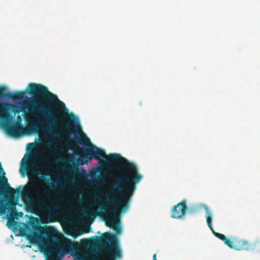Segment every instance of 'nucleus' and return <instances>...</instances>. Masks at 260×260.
Wrapping results in <instances>:
<instances>
[{
	"label": "nucleus",
	"instance_id": "obj_16",
	"mask_svg": "<svg viewBox=\"0 0 260 260\" xmlns=\"http://www.w3.org/2000/svg\"><path fill=\"white\" fill-rule=\"evenodd\" d=\"M20 172L22 174V176H24L25 174L24 172H23V171L21 170V169L20 170Z\"/></svg>",
	"mask_w": 260,
	"mask_h": 260
},
{
	"label": "nucleus",
	"instance_id": "obj_11",
	"mask_svg": "<svg viewBox=\"0 0 260 260\" xmlns=\"http://www.w3.org/2000/svg\"><path fill=\"white\" fill-rule=\"evenodd\" d=\"M75 128V125L72 121H69L68 123L64 124L63 126V131L69 135L71 136L74 132V130Z\"/></svg>",
	"mask_w": 260,
	"mask_h": 260
},
{
	"label": "nucleus",
	"instance_id": "obj_10",
	"mask_svg": "<svg viewBox=\"0 0 260 260\" xmlns=\"http://www.w3.org/2000/svg\"><path fill=\"white\" fill-rule=\"evenodd\" d=\"M186 210V201L183 200L173 207L171 211V217L181 218L185 215Z\"/></svg>",
	"mask_w": 260,
	"mask_h": 260
},
{
	"label": "nucleus",
	"instance_id": "obj_14",
	"mask_svg": "<svg viewBox=\"0 0 260 260\" xmlns=\"http://www.w3.org/2000/svg\"><path fill=\"white\" fill-rule=\"evenodd\" d=\"M22 119L20 115H18L17 116V121L15 122V124H19V125H23L22 124Z\"/></svg>",
	"mask_w": 260,
	"mask_h": 260
},
{
	"label": "nucleus",
	"instance_id": "obj_18",
	"mask_svg": "<svg viewBox=\"0 0 260 260\" xmlns=\"http://www.w3.org/2000/svg\"><path fill=\"white\" fill-rule=\"evenodd\" d=\"M153 260H156V254H154L153 256Z\"/></svg>",
	"mask_w": 260,
	"mask_h": 260
},
{
	"label": "nucleus",
	"instance_id": "obj_3",
	"mask_svg": "<svg viewBox=\"0 0 260 260\" xmlns=\"http://www.w3.org/2000/svg\"><path fill=\"white\" fill-rule=\"evenodd\" d=\"M27 154L24 155L21 161V166L24 167V171H27L29 181L24 186L21 192L22 199L26 207L31 211L38 210L47 214L49 217L56 215L60 209L59 205L48 204L47 201L51 199V192L49 189H44L41 193L37 192L36 197L32 198L31 193L36 187V180L34 177L37 175H43V172L40 170L39 166L34 161H28L25 160Z\"/></svg>",
	"mask_w": 260,
	"mask_h": 260
},
{
	"label": "nucleus",
	"instance_id": "obj_4",
	"mask_svg": "<svg viewBox=\"0 0 260 260\" xmlns=\"http://www.w3.org/2000/svg\"><path fill=\"white\" fill-rule=\"evenodd\" d=\"M38 233L28 235L26 238L31 244L38 245L41 251L45 252L47 260H60L68 253L75 250V244L67 237H57L52 228L43 232V228L37 226Z\"/></svg>",
	"mask_w": 260,
	"mask_h": 260
},
{
	"label": "nucleus",
	"instance_id": "obj_1",
	"mask_svg": "<svg viewBox=\"0 0 260 260\" xmlns=\"http://www.w3.org/2000/svg\"><path fill=\"white\" fill-rule=\"evenodd\" d=\"M29 93L34 96L40 98L45 101L47 105H40L35 100L30 99L24 103L25 106L9 103L4 101L5 99H11L13 100L23 99L25 96V91H17L15 93L7 92V87L5 85H0V124L7 133L13 137L17 138L26 134L25 128L23 125L15 123L11 124L13 119L11 113L14 114L23 112L25 114L24 118L28 121V117L26 114L27 111L32 113L35 109L34 105H39L42 113L41 118L38 120L36 123L30 124L28 128L33 132H37L39 129L47 131L54 136H57L54 133L56 129L57 118L54 116V112L52 107H55L60 111H65V115L73 119L75 115L71 114L69 115L68 109L65 104L60 101L57 96L50 92L48 88L42 85L36 83H30L28 86Z\"/></svg>",
	"mask_w": 260,
	"mask_h": 260
},
{
	"label": "nucleus",
	"instance_id": "obj_7",
	"mask_svg": "<svg viewBox=\"0 0 260 260\" xmlns=\"http://www.w3.org/2000/svg\"><path fill=\"white\" fill-rule=\"evenodd\" d=\"M16 190L10 186L8 178L6 177V173L0 162V207L3 205L5 201L12 205V196L15 195Z\"/></svg>",
	"mask_w": 260,
	"mask_h": 260
},
{
	"label": "nucleus",
	"instance_id": "obj_5",
	"mask_svg": "<svg viewBox=\"0 0 260 260\" xmlns=\"http://www.w3.org/2000/svg\"><path fill=\"white\" fill-rule=\"evenodd\" d=\"M92 242H100L105 247L110 260H114L121 257V250L116 236L110 233H105L102 237L93 236Z\"/></svg>",
	"mask_w": 260,
	"mask_h": 260
},
{
	"label": "nucleus",
	"instance_id": "obj_12",
	"mask_svg": "<svg viewBox=\"0 0 260 260\" xmlns=\"http://www.w3.org/2000/svg\"><path fill=\"white\" fill-rule=\"evenodd\" d=\"M213 232V235L216 237L217 238H219V239L221 240L222 241H224V244L226 245L229 247H231V240L229 239L226 238V236L220 233H218L217 232H214L213 230L212 231Z\"/></svg>",
	"mask_w": 260,
	"mask_h": 260
},
{
	"label": "nucleus",
	"instance_id": "obj_6",
	"mask_svg": "<svg viewBox=\"0 0 260 260\" xmlns=\"http://www.w3.org/2000/svg\"><path fill=\"white\" fill-rule=\"evenodd\" d=\"M79 143L87 146V147L82 149L80 147L77 146L76 152L77 155L80 157L90 160L91 158L101 160L100 157L106 158L107 155L104 150L101 149L91 144L89 140L86 137L81 138L78 140Z\"/></svg>",
	"mask_w": 260,
	"mask_h": 260
},
{
	"label": "nucleus",
	"instance_id": "obj_17",
	"mask_svg": "<svg viewBox=\"0 0 260 260\" xmlns=\"http://www.w3.org/2000/svg\"><path fill=\"white\" fill-rule=\"evenodd\" d=\"M96 199H97V201H98V202H100V201H102V200H101V199L100 197H96Z\"/></svg>",
	"mask_w": 260,
	"mask_h": 260
},
{
	"label": "nucleus",
	"instance_id": "obj_20",
	"mask_svg": "<svg viewBox=\"0 0 260 260\" xmlns=\"http://www.w3.org/2000/svg\"><path fill=\"white\" fill-rule=\"evenodd\" d=\"M35 116L37 117H39L38 115H35Z\"/></svg>",
	"mask_w": 260,
	"mask_h": 260
},
{
	"label": "nucleus",
	"instance_id": "obj_15",
	"mask_svg": "<svg viewBox=\"0 0 260 260\" xmlns=\"http://www.w3.org/2000/svg\"><path fill=\"white\" fill-rule=\"evenodd\" d=\"M50 187H51V188L52 189V190H56L57 189V186L54 185V184L53 183H51L50 184Z\"/></svg>",
	"mask_w": 260,
	"mask_h": 260
},
{
	"label": "nucleus",
	"instance_id": "obj_13",
	"mask_svg": "<svg viewBox=\"0 0 260 260\" xmlns=\"http://www.w3.org/2000/svg\"><path fill=\"white\" fill-rule=\"evenodd\" d=\"M206 218L208 227L211 231H213V229L212 224V214L210 209L207 207L206 208Z\"/></svg>",
	"mask_w": 260,
	"mask_h": 260
},
{
	"label": "nucleus",
	"instance_id": "obj_2",
	"mask_svg": "<svg viewBox=\"0 0 260 260\" xmlns=\"http://www.w3.org/2000/svg\"><path fill=\"white\" fill-rule=\"evenodd\" d=\"M108 160L110 162H121L123 173L114 178L110 191L105 197V203L100 207L101 211L91 209L85 211L83 214L92 218L100 215L107 226L115 227L119 222L120 211H125L128 209L130 198L136 189V184L141 180L142 176L134 164L119 154H109Z\"/></svg>",
	"mask_w": 260,
	"mask_h": 260
},
{
	"label": "nucleus",
	"instance_id": "obj_19",
	"mask_svg": "<svg viewBox=\"0 0 260 260\" xmlns=\"http://www.w3.org/2000/svg\"><path fill=\"white\" fill-rule=\"evenodd\" d=\"M19 214H20L21 216L23 215V213L22 212H20Z\"/></svg>",
	"mask_w": 260,
	"mask_h": 260
},
{
	"label": "nucleus",
	"instance_id": "obj_9",
	"mask_svg": "<svg viewBox=\"0 0 260 260\" xmlns=\"http://www.w3.org/2000/svg\"><path fill=\"white\" fill-rule=\"evenodd\" d=\"M231 245L230 248L238 251H248L253 249L252 245L248 240L237 237L233 238L231 240Z\"/></svg>",
	"mask_w": 260,
	"mask_h": 260
},
{
	"label": "nucleus",
	"instance_id": "obj_8",
	"mask_svg": "<svg viewBox=\"0 0 260 260\" xmlns=\"http://www.w3.org/2000/svg\"><path fill=\"white\" fill-rule=\"evenodd\" d=\"M15 195L12 196V205L8 204V201H5L3 205L0 207V216L5 215L8 213V221L7 226L9 228L16 229L17 223L14 219L17 218V216L18 214L16 206L18 204V198L15 197Z\"/></svg>",
	"mask_w": 260,
	"mask_h": 260
}]
</instances>
